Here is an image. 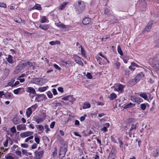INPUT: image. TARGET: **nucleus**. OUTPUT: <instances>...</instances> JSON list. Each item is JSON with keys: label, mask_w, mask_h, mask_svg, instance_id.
Here are the masks:
<instances>
[{"label": "nucleus", "mask_w": 159, "mask_h": 159, "mask_svg": "<svg viewBox=\"0 0 159 159\" xmlns=\"http://www.w3.org/2000/svg\"><path fill=\"white\" fill-rule=\"evenodd\" d=\"M15 80L13 79H12L9 81L7 83V84L6 86V87L8 86H11L15 82Z\"/></svg>", "instance_id": "bb28decb"}, {"label": "nucleus", "mask_w": 159, "mask_h": 159, "mask_svg": "<svg viewBox=\"0 0 159 159\" xmlns=\"http://www.w3.org/2000/svg\"><path fill=\"white\" fill-rule=\"evenodd\" d=\"M125 87V86L122 84H120L118 86V89L119 91H121Z\"/></svg>", "instance_id": "58836bf2"}, {"label": "nucleus", "mask_w": 159, "mask_h": 159, "mask_svg": "<svg viewBox=\"0 0 159 159\" xmlns=\"http://www.w3.org/2000/svg\"><path fill=\"white\" fill-rule=\"evenodd\" d=\"M84 8L85 6L84 2L80 1H79L78 5L76 6L75 9L79 13H81L82 12L83 10L84 9Z\"/></svg>", "instance_id": "7ed1b4c3"}, {"label": "nucleus", "mask_w": 159, "mask_h": 159, "mask_svg": "<svg viewBox=\"0 0 159 159\" xmlns=\"http://www.w3.org/2000/svg\"><path fill=\"white\" fill-rule=\"evenodd\" d=\"M12 121L15 125H16L20 123L19 119L17 115L16 114L15 115L12 119Z\"/></svg>", "instance_id": "f8f14e48"}, {"label": "nucleus", "mask_w": 159, "mask_h": 159, "mask_svg": "<svg viewBox=\"0 0 159 159\" xmlns=\"http://www.w3.org/2000/svg\"><path fill=\"white\" fill-rule=\"evenodd\" d=\"M139 96L143 98L144 100H147L148 102H150L149 100L148 99V96L146 93H141L139 94Z\"/></svg>", "instance_id": "a211bd4d"}, {"label": "nucleus", "mask_w": 159, "mask_h": 159, "mask_svg": "<svg viewBox=\"0 0 159 159\" xmlns=\"http://www.w3.org/2000/svg\"><path fill=\"white\" fill-rule=\"evenodd\" d=\"M53 66L56 69L59 70H61V68L56 64H54L53 65Z\"/></svg>", "instance_id": "603ef678"}, {"label": "nucleus", "mask_w": 159, "mask_h": 159, "mask_svg": "<svg viewBox=\"0 0 159 159\" xmlns=\"http://www.w3.org/2000/svg\"><path fill=\"white\" fill-rule=\"evenodd\" d=\"M47 88H48L47 86L46 87H40L38 88V90L40 92H43L45 91L47 89Z\"/></svg>", "instance_id": "7c9ffc66"}, {"label": "nucleus", "mask_w": 159, "mask_h": 159, "mask_svg": "<svg viewBox=\"0 0 159 159\" xmlns=\"http://www.w3.org/2000/svg\"><path fill=\"white\" fill-rule=\"evenodd\" d=\"M67 145L64 144L62 147L61 148L59 154V157H60V156H61V154L63 155L62 156L61 158L65 156L67 151Z\"/></svg>", "instance_id": "20e7f679"}, {"label": "nucleus", "mask_w": 159, "mask_h": 159, "mask_svg": "<svg viewBox=\"0 0 159 159\" xmlns=\"http://www.w3.org/2000/svg\"><path fill=\"white\" fill-rule=\"evenodd\" d=\"M87 116L86 114L84 115L83 116H81L80 118V120L81 121H83L85 120V117Z\"/></svg>", "instance_id": "052dcab7"}, {"label": "nucleus", "mask_w": 159, "mask_h": 159, "mask_svg": "<svg viewBox=\"0 0 159 159\" xmlns=\"http://www.w3.org/2000/svg\"><path fill=\"white\" fill-rule=\"evenodd\" d=\"M39 80V78H33L31 79V83L39 85V83L40 82Z\"/></svg>", "instance_id": "dca6fc26"}, {"label": "nucleus", "mask_w": 159, "mask_h": 159, "mask_svg": "<svg viewBox=\"0 0 159 159\" xmlns=\"http://www.w3.org/2000/svg\"><path fill=\"white\" fill-rule=\"evenodd\" d=\"M140 108L142 110H144L146 108V104L145 103L141 104L140 105Z\"/></svg>", "instance_id": "a18cd8bd"}, {"label": "nucleus", "mask_w": 159, "mask_h": 159, "mask_svg": "<svg viewBox=\"0 0 159 159\" xmlns=\"http://www.w3.org/2000/svg\"><path fill=\"white\" fill-rule=\"evenodd\" d=\"M13 57L11 55H8L7 58H6L7 61L8 63L10 64H12L13 63V60L12 59Z\"/></svg>", "instance_id": "aec40b11"}, {"label": "nucleus", "mask_w": 159, "mask_h": 159, "mask_svg": "<svg viewBox=\"0 0 159 159\" xmlns=\"http://www.w3.org/2000/svg\"><path fill=\"white\" fill-rule=\"evenodd\" d=\"M104 14L107 15H109L111 14V11L109 9L106 8L104 10Z\"/></svg>", "instance_id": "a19ab883"}, {"label": "nucleus", "mask_w": 159, "mask_h": 159, "mask_svg": "<svg viewBox=\"0 0 159 159\" xmlns=\"http://www.w3.org/2000/svg\"><path fill=\"white\" fill-rule=\"evenodd\" d=\"M123 71L124 72L125 77L126 78H128L130 74V70L128 68H124Z\"/></svg>", "instance_id": "f3484780"}, {"label": "nucleus", "mask_w": 159, "mask_h": 159, "mask_svg": "<svg viewBox=\"0 0 159 159\" xmlns=\"http://www.w3.org/2000/svg\"><path fill=\"white\" fill-rule=\"evenodd\" d=\"M61 42L58 40L55 41H51L49 42V44L51 45H54L56 44H60Z\"/></svg>", "instance_id": "a878e982"}, {"label": "nucleus", "mask_w": 159, "mask_h": 159, "mask_svg": "<svg viewBox=\"0 0 159 159\" xmlns=\"http://www.w3.org/2000/svg\"><path fill=\"white\" fill-rule=\"evenodd\" d=\"M131 65L134 67L136 66L137 67H140L141 68H142L139 65H138L135 63H134V62H131Z\"/></svg>", "instance_id": "864d4df0"}, {"label": "nucleus", "mask_w": 159, "mask_h": 159, "mask_svg": "<svg viewBox=\"0 0 159 159\" xmlns=\"http://www.w3.org/2000/svg\"><path fill=\"white\" fill-rule=\"evenodd\" d=\"M129 56L126 55H123L122 56V59L123 60L124 62L125 63H127L129 59Z\"/></svg>", "instance_id": "412c9836"}, {"label": "nucleus", "mask_w": 159, "mask_h": 159, "mask_svg": "<svg viewBox=\"0 0 159 159\" xmlns=\"http://www.w3.org/2000/svg\"><path fill=\"white\" fill-rule=\"evenodd\" d=\"M43 120V118H36L35 120V121L37 124H39Z\"/></svg>", "instance_id": "c03bdc74"}, {"label": "nucleus", "mask_w": 159, "mask_h": 159, "mask_svg": "<svg viewBox=\"0 0 159 159\" xmlns=\"http://www.w3.org/2000/svg\"><path fill=\"white\" fill-rule=\"evenodd\" d=\"M117 96L116 94L114 93H112L111 94L108 98L111 100H113L117 98Z\"/></svg>", "instance_id": "393cba45"}, {"label": "nucleus", "mask_w": 159, "mask_h": 159, "mask_svg": "<svg viewBox=\"0 0 159 159\" xmlns=\"http://www.w3.org/2000/svg\"><path fill=\"white\" fill-rule=\"evenodd\" d=\"M134 105V104L131 102L127 104V105H125L124 107V109H126L127 108L131 107ZM135 106V104H134Z\"/></svg>", "instance_id": "c9c22d12"}, {"label": "nucleus", "mask_w": 159, "mask_h": 159, "mask_svg": "<svg viewBox=\"0 0 159 159\" xmlns=\"http://www.w3.org/2000/svg\"><path fill=\"white\" fill-rule=\"evenodd\" d=\"M72 96L69 95L64 97L61 98L62 100H68L69 98L72 97Z\"/></svg>", "instance_id": "6e6d98bb"}, {"label": "nucleus", "mask_w": 159, "mask_h": 159, "mask_svg": "<svg viewBox=\"0 0 159 159\" xmlns=\"http://www.w3.org/2000/svg\"><path fill=\"white\" fill-rule=\"evenodd\" d=\"M68 4V3L67 2H64L59 7V9L61 10L63 9Z\"/></svg>", "instance_id": "cd10ccee"}, {"label": "nucleus", "mask_w": 159, "mask_h": 159, "mask_svg": "<svg viewBox=\"0 0 159 159\" xmlns=\"http://www.w3.org/2000/svg\"><path fill=\"white\" fill-rule=\"evenodd\" d=\"M32 111L31 107H29L26 110V114L27 117H29L32 113Z\"/></svg>", "instance_id": "4be33fe9"}, {"label": "nucleus", "mask_w": 159, "mask_h": 159, "mask_svg": "<svg viewBox=\"0 0 159 159\" xmlns=\"http://www.w3.org/2000/svg\"><path fill=\"white\" fill-rule=\"evenodd\" d=\"M21 147L24 148H28L29 145L26 143H22L21 145Z\"/></svg>", "instance_id": "338daca9"}, {"label": "nucleus", "mask_w": 159, "mask_h": 159, "mask_svg": "<svg viewBox=\"0 0 159 159\" xmlns=\"http://www.w3.org/2000/svg\"><path fill=\"white\" fill-rule=\"evenodd\" d=\"M33 138H34L33 136L32 135H30V136L28 137L25 139V142H28L30 140L32 139Z\"/></svg>", "instance_id": "4d7b16f0"}, {"label": "nucleus", "mask_w": 159, "mask_h": 159, "mask_svg": "<svg viewBox=\"0 0 159 159\" xmlns=\"http://www.w3.org/2000/svg\"><path fill=\"white\" fill-rule=\"evenodd\" d=\"M34 95L35 96V101L38 102L42 101L43 100L47 99L46 96L43 94H38L36 93V94H35Z\"/></svg>", "instance_id": "f03ea898"}, {"label": "nucleus", "mask_w": 159, "mask_h": 159, "mask_svg": "<svg viewBox=\"0 0 159 159\" xmlns=\"http://www.w3.org/2000/svg\"><path fill=\"white\" fill-rule=\"evenodd\" d=\"M21 70L17 66L13 72V74L14 75H16Z\"/></svg>", "instance_id": "c756f323"}, {"label": "nucleus", "mask_w": 159, "mask_h": 159, "mask_svg": "<svg viewBox=\"0 0 159 159\" xmlns=\"http://www.w3.org/2000/svg\"><path fill=\"white\" fill-rule=\"evenodd\" d=\"M47 95L48 96V97L49 98H52L53 97V95L52 93H51V92L50 91H48L47 93Z\"/></svg>", "instance_id": "37998d69"}, {"label": "nucleus", "mask_w": 159, "mask_h": 159, "mask_svg": "<svg viewBox=\"0 0 159 159\" xmlns=\"http://www.w3.org/2000/svg\"><path fill=\"white\" fill-rule=\"evenodd\" d=\"M35 156L41 158L43 154V150L40 151H36L34 152Z\"/></svg>", "instance_id": "4468645a"}, {"label": "nucleus", "mask_w": 159, "mask_h": 159, "mask_svg": "<svg viewBox=\"0 0 159 159\" xmlns=\"http://www.w3.org/2000/svg\"><path fill=\"white\" fill-rule=\"evenodd\" d=\"M16 128L19 131L21 130H25L26 129V125L25 124H20L17 126Z\"/></svg>", "instance_id": "ddd939ff"}, {"label": "nucleus", "mask_w": 159, "mask_h": 159, "mask_svg": "<svg viewBox=\"0 0 159 159\" xmlns=\"http://www.w3.org/2000/svg\"><path fill=\"white\" fill-rule=\"evenodd\" d=\"M11 93H9L8 92H6L5 94H4V96L7 99H10L11 98Z\"/></svg>", "instance_id": "473e14b6"}, {"label": "nucleus", "mask_w": 159, "mask_h": 159, "mask_svg": "<svg viewBox=\"0 0 159 159\" xmlns=\"http://www.w3.org/2000/svg\"><path fill=\"white\" fill-rule=\"evenodd\" d=\"M34 9H37L39 10H41L42 9L40 5L38 4H36L33 7Z\"/></svg>", "instance_id": "72a5a7b5"}, {"label": "nucleus", "mask_w": 159, "mask_h": 159, "mask_svg": "<svg viewBox=\"0 0 159 159\" xmlns=\"http://www.w3.org/2000/svg\"><path fill=\"white\" fill-rule=\"evenodd\" d=\"M152 63L154 67L157 69L159 68V54H157L152 60Z\"/></svg>", "instance_id": "f257e3e1"}, {"label": "nucleus", "mask_w": 159, "mask_h": 159, "mask_svg": "<svg viewBox=\"0 0 159 159\" xmlns=\"http://www.w3.org/2000/svg\"><path fill=\"white\" fill-rule=\"evenodd\" d=\"M57 25L58 27H61L63 28H66V26L62 23L57 24Z\"/></svg>", "instance_id": "de8ad7c7"}, {"label": "nucleus", "mask_w": 159, "mask_h": 159, "mask_svg": "<svg viewBox=\"0 0 159 159\" xmlns=\"http://www.w3.org/2000/svg\"><path fill=\"white\" fill-rule=\"evenodd\" d=\"M47 21H48V20L47 19L46 16H43L40 20V22L41 23H43L46 22Z\"/></svg>", "instance_id": "ea45409f"}, {"label": "nucleus", "mask_w": 159, "mask_h": 159, "mask_svg": "<svg viewBox=\"0 0 159 159\" xmlns=\"http://www.w3.org/2000/svg\"><path fill=\"white\" fill-rule=\"evenodd\" d=\"M134 120V119L132 118H128L126 120V123L128 124H130L133 122Z\"/></svg>", "instance_id": "09e8293b"}, {"label": "nucleus", "mask_w": 159, "mask_h": 159, "mask_svg": "<svg viewBox=\"0 0 159 159\" xmlns=\"http://www.w3.org/2000/svg\"><path fill=\"white\" fill-rule=\"evenodd\" d=\"M144 74L143 72H141L138 74L133 79V80H134V84H136L139 82L142 78L144 77Z\"/></svg>", "instance_id": "39448f33"}, {"label": "nucleus", "mask_w": 159, "mask_h": 159, "mask_svg": "<svg viewBox=\"0 0 159 159\" xmlns=\"http://www.w3.org/2000/svg\"><path fill=\"white\" fill-rule=\"evenodd\" d=\"M21 91H22V92H24L25 91L24 88H20L15 89L14 90L13 93L15 94H18L19 92H20Z\"/></svg>", "instance_id": "6ab92c4d"}, {"label": "nucleus", "mask_w": 159, "mask_h": 159, "mask_svg": "<svg viewBox=\"0 0 159 159\" xmlns=\"http://www.w3.org/2000/svg\"><path fill=\"white\" fill-rule=\"evenodd\" d=\"M91 19L89 17H85L82 20V23L84 25H89L91 24Z\"/></svg>", "instance_id": "1a4fd4ad"}, {"label": "nucleus", "mask_w": 159, "mask_h": 159, "mask_svg": "<svg viewBox=\"0 0 159 159\" xmlns=\"http://www.w3.org/2000/svg\"><path fill=\"white\" fill-rule=\"evenodd\" d=\"M39 27L45 30H48L49 28V25L48 24H40Z\"/></svg>", "instance_id": "2eb2a0df"}, {"label": "nucleus", "mask_w": 159, "mask_h": 159, "mask_svg": "<svg viewBox=\"0 0 159 159\" xmlns=\"http://www.w3.org/2000/svg\"><path fill=\"white\" fill-rule=\"evenodd\" d=\"M136 124L134 125V124H132L131 125V127L130 128V129L129 130L130 131H132L134 129H136Z\"/></svg>", "instance_id": "8fccbe9b"}, {"label": "nucleus", "mask_w": 159, "mask_h": 159, "mask_svg": "<svg viewBox=\"0 0 159 159\" xmlns=\"http://www.w3.org/2000/svg\"><path fill=\"white\" fill-rule=\"evenodd\" d=\"M80 47L81 48V52L82 55L83 57H86V52L82 46L80 45Z\"/></svg>", "instance_id": "2f4dec72"}, {"label": "nucleus", "mask_w": 159, "mask_h": 159, "mask_svg": "<svg viewBox=\"0 0 159 159\" xmlns=\"http://www.w3.org/2000/svg\"><path fill=\"white\" fill-rule=\"evenodd\" d=\"M111 141L115 143H118L116 141V140L114 138V137L113 135H111Z\"/></svg>", "instance_id": "680f3d73"}, {"label": "nucleus", "mask_w": 159, "mask_h": 159, "mask_svg": "<svg viewBox=\"0 0 159 159\" xmlns=\"http://www.w3.org/2000/svg\"><path fill=\"white\" fill-rule=\"evenodd\" d=\"M137 97L135 98L133 96H131V100L133 102H136L137 100Z\"/></svg>", "instance_id": "0e129e2a"}, {"label": "nucleus", "mask_w": 159, "mask_h": 159, "mask_svg": "<svg viewBox=\"0 0 159 159\" xmlns=\"http://www.w3.org/2000/svg\"><path fill=\"white\" fill-rule=\"evenodd\" d=\"M6 159H14V157L11 156L7 155L5 157Z\"/></svg>", "instance_id": "774afa93"}, {"label": "nucleus", "mask_w": 159, "mask_h": 159, "mask_svg": "<svg viewBox=\"0 0 159 159\" xmlns=\"http://www.w3.org/2000/svg\"><path fill=\"white\" fill-rule=\"evenodd\" d=\"M153 21V20H151L148 22L144 29L145 30L148 31L150 30L152 28Z\"/></svg>", "instance_id": "9d476101"}, {"label": "nucleus", "mask_w": 159, "mask_h": 159, "mask_svg": "<svg viewBox=\"0 0 159 159\" xmlns=\"http://www.w3.org/2000/svg\"><path fill=\"white\" fill-rule=\"evenodd\" d=\"M10 70L9 69L7 68L5 69L4 70V73L3 74V76L5 78H6L9 74Z\"/></svg>", "instance_id": "5701e85b"}, {"label": "nucleus", "mask_w": 159, "mask_h": 159, "mask_svg": "<svg viewBox=\"0 0 159 159\" xmlns=\"http://www.w3.org/2000/svg\"><path fill=\"white\" fill-rule=\"evenodd\" d=\"M34 140L35 142L37 143V144H39L40 142V139L36 135L34 137Z\"/></svg>", "instance_id": "49530a36"}, {"label": "nucleus", "mask_w": 159, "mask_h": 159, "mask_svg": "<svg viewBox=\"0 0 159 159\" xmlns=\"http://www.w3.org/2000/svg\"><path fill=\"white\" fill-rule=\"evenodd\" d=\"M114 64L116 67V69H119L120 65V63L119 62L117 61Z\"/></svg>", "instance_id": "69168bd1"}, {"label": "nucleus", "mask_w": 159, "mask_h": 159, "mask_svg": "<svg viewBox=\"0 0 159 159\" xmlns=\"http://www.w3.org/2000/svg\"><path fill=\"white\" fill-rule=\"evenodd\" d=\"M46 79L42 78H39V85H42L44 84L46 82Z\"/></svg>", "instance_id": "c85d7f7f"}, {"label": "nucleus", "mask_w": 159, "mask_h": 159, "mask_svg": "<svg viewBox=\"0 0 159 159\" xmlns=\"http://www.w3.org/2000/svg\"><path fill=\"white\" fill-rule=\"evenodd\" d=\"M86 76L88 79H92L93 78V76L89 72H87Z\"/></svg>", "instance_id": "3c124183"}, {"label": "nucleus", "mask_w": 159, "mask_h": 159, "mask_svg": "<svg viewBox=\"0 0 159 159\" xmlns=\"http://www.w3.org/2000/svg\"><path fill=\"white\" fill-rule=\"evenodd\" d=\"M24 60L21 61L19 63V64L17 65V66L21 70L24 68L23 65L22 64V62H23Z\"/></svg>", "instance_id": "f704fd0d"}, {"label": "nucleus", "mask_w": 159, "mask_h": 159, "mask_svg": "<svg viewBox=\"0 0 159 159\" xmlns=\"http://www.w3.org/2000/svg\"><path fill=\"white\" fill-rule=\"evenodd\" d=\"M117 51L118 53L121 56L123 55V52L121 49L120 46L119 45L117 47Z\"/></svg>", "instance_id": "4c0bfd02"}, {"label": "nucleus", "mask_w": 159, "mask_h": 159, "mask_svg": "<svg viewBox=\"0 0 159 159\" xmlns=\"http://www.w3.org/2000/svg\"><path fill=\"white\" fill-rule=\"evenodd\" d=\"M91 107L90 104L88 102H84L82 107L84 109L90 108Z\"/></svg>", "instance_id": "b1692460"}, {"label": "nucleus", "mask_w": 159, "mask_h": 159, "mask_svg": "<svg viewBox=\"0 0 159 159\" xmlns=\"http://www.w3.org/2000/svg\"><path fill=\"white\" fill-rule=\"evenodd\" d=\"M74 59L76 63L82 66L83 65V63L81 60V58L78 55H75V56Z\"/></svg>", "instance_id": "6e6552de"}, {"label": "nucleus", "mask_w": 159, "mask_h": 159, "mask_svg": "<svg viewBox=\"0 0 159 159\" xmlns=\"http://www.w3.org/2000/svg\"><path fill=\"white\" fill-rule=\"evenodd\" d=\"M38 126L37 128L39 129V130L42 131L44 129V127L42 125H39Z\"/></svg>", "instance_id": "5fc2aeb1"}, {"label": "nucleus", "mask_w": 159, "mask_h": 159, "mask_svg": "<svg viewBox=\"0 0 159 159\" xmlns=\"http://www.w3.org/2000/svg\"><path fill=\"white\" fill-rule=\"evenodd\" d=\"M53 104L55 107H57V106H61V104L59 102H54L53 103Z\"/></svg>", "instance_id": "bf43d9fd"}, {"label": "nucleus", "mask_w": 159, "mask_h": 159, "mask_svg": "<svg viewBox=\"0 0 159 159\" xmlns=\"http://www.w3.org/2000/svg\"><path fill=\"white\" fill-rule=\"evenodd\" d=\"M26 91L30 93L34 94H36L35 89L32 87H28L26 88Z\"/></svg>", "instance_id": "9b49d317"}, {"label": "nucleus", "mask_w": 159, "mask_h": 159, "mask_svg": "<svg viewBox=\"0 0 159 159\" xmlns=\"http://www.w3.org/2000/svg\"><path fill=\"white\" fill-rule=\"evenodd\" d=\"M159 156V152L157 151L156 149L155 151H154L153 152V157H158Z\"/></svg>", "instance_id": "e433bc0d"}, {"label": "nucleus", "mask_w": 159, "mask_h": 159, "mask_svg": "<svg viewBox=\"0 0 159 159\" xmlns=\"http://www.w3.org/2000/svg\"><path fill=\"white\" fill-rule=\"evenodd\" d=\"M116 149L113 147L112 148L110 153H109L108 158L109 159H115L116 156Z\"/></svg>", "instance_id": "423d86ee"}, {"label": "nucleus", "mask_w": 159, "mask_h": 159, "mask_svg": "<svg viewBox=\"0 0 159 159\" xmlns=\"http://www.w3.org/2000/svg\"><path fill=\"white\" fill-rule=\"evenodd\" d=\"M118 20L116 19H114L111 20L110 22L112 24H114L117 23L118 22Z\"/></svg>", "instance_id": "13d9d810"}, {"label": "nucleus", "mask_w": 159, "mask_h": 159, "mask_svg": "<svg viewBox=\"0 0 159 159\" xmlns=\"http://www.w3.org/2000/svg\"><path fill=\"white\" fill-rule=\"evenodd\" d=\"M33 134L34 132H33L27 131L21 133L20 136L21 138H24L31 135H33Z\"/></svg>", "instance_id": "0eeeda50"}, {"label": "nucleus", "mask_w": 159, "mask_h": 159, "mask_svg": "<svg viewBox=\"0 0 159 159\" xmlns=\"http://www.w3.org/2000/svg\"><path fill=\"white\" fill-rule=\"evenodd\" d=\"M11 131L13 133H15L16 132V129L15 127L13 126L12 127L11 129Z\"/></svg>", "instance_id": "e2e57ef3"}, {"label": "nucleus", "mask_w": 159, "mask_h": 159, "mask_svg": "<svg viewBox=\"0 0 159 159\" xmlns=\"http://www.w3.org/2000/svg\"><path fill=\"white\" fill-rule=\"evenodd\" d=\"M143 100L142 99L138 97L137 98V100L136 102L139 104L140 103V102H143Z\"/></svg>", "instance_id": "79ce46f5"}]
</instances>
